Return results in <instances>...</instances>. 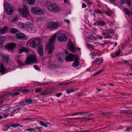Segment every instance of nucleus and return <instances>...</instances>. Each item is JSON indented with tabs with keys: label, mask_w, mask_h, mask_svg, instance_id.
<instances>
[{
	"label": "nucleus",
	"mask_w": 132,
	"mask_h": 132,
	"mask_svg": "<svg viewBox=\"0 0 132 132\" xmlns=\"http://www.w3.org/2000/svg\"><path fill=\"white\" fill-rule=\"evenodd\" d=\"M45 6L47 7L50 12L56 13L59 11V7L55 4H53L48 1H46L45 2Z\"/></svg>",
	"instance_id": "nucleus-1"
},
{
	"label": "nucleus",
	"mask_w": 132,
	"mask_h": 132,
	"mask_svg": "<svg viewBox=\"0 0 132 132\" xmlns=\"http://www.w3.org/2000/svg\"><path fill=\"white\" fill-rule=\"evenodd\" d=\"M56 35L55 34L50 39V42L46 47V49L48 50V53L50 54L53 52V44L56 36Z\"/></svg>",
	"instance_id": "nucleus-2"
},
{
	"label": "nucleus",
	"mask_w": 132,
	"mask_h": 132,
	"mask_svg": "<svg viewBox=\"0 0 132 132\" xmlns=\"http://www.w3.org/2000/svg\"><path fill=\"white\" fill-rule=\"evenodd\" d=\"M37 57L35 54H30L27 57L25 61V65H29L31 63H35L37 61Z\"/></svg>",
	"instance_id": "nucleus-3"
},
{
	"label": "nucleus",
	"mask_w": 132,
	"mask_h": 132,
	"mask_svg": "<svg viewBox=\"0 0 132 132\" xmlns=\"http://www.w3.org/2000/svg\"><path fill=\"white\" fill-rule=\"evenodd\" d=\"M30 47L35 48H37L38 46L40 45L42 42L41 39L39 38H37L31 41L30 40Z\"/></svg>",
	"instance_id": "nucleus-4"
},
{
	"label": "nucleus",
	"mask_w": 132,
	"mask_h": 132,
	"mask_svg": "<svg viewBox=\"0 0 132 132\" xmlns=\"http://www.w3.org/2000/svg\"><path fill=\"white\" fill-rule=\"evenodd\" d=\"M4 6L5 11L7 14L9 15L13 13V10L12 6L10 4L7 3H5L4 4Z\"/></svg>",
	"instance_id": "nucleus-5"
},
{
	"label": "nucleus",
	"mask_w": 132,
	"mask_h": 132,
	"mask_svg": "<svg viewBox=\"0 0 132 132\" xmlns=\"http://www.w3.org/2000/svg\"><path fill=\"white\" fill-rule=\"evenodd\" d=\"M60 26L59 23L57 22H51L48 25V27L50 30H52L54 29H57Z\"/></svg>",
	"instance_id": "nucleus-6"
},
{
	"label": "nucleus",
	"mask_w": 132,
	"mask_h": 132,
	"mask_svg": "<svg viewBox=\"0 0 132 132\" xmlns=\"http://www.w3.org/2000/svg\"><path fill=\"white\" fill-rule=\"evenodd\" d=\"M31 11L32 13L35 14H40V13H43V10L38 7L32 8L31 9Z\"/></svg>",
	"instance_id": "nucleus-7"
},
{
	"label": "nucleus",
	"mask_w": 132,
	"mask_h": 132,
	"mask_svg": "<svg viewBox=\"0 0 132 132\" xmlns=\"http://www.w3.org/2000/svg\"><path fill=\"white\" fill-rule=\"evenodd\" d=\"M19 12L24 18H27L28 17L29 15L28 10L26 8L24 9L20 8L19 9Z\"/></svg>",
	"instance_id": "nucleus-8"
},
{
	"label": "nucleus",
	"mask_w": 132,
	"mask_h": 132,
	"mask_svg": "<svg viewBox=\"0 0 132 132\" xmlns=\"http://www.w3.org/2000/svg\"><path fill=\"white\" fill-rule=\"evenodd\" d=\"M16 38L18 39L25 40L27 39V37L24 33L19 32L15 35Z\"/></svg>",
	"instance_id": "nucleus-9"
},
{
	"label": "nucleus",
	"mask_w": 132,
	"mask_h": 132,
	"mask_svg": "<svg viewBox=\"0 0 132 132\" xmlns=\"http://www.w3.org/2000/svg\"><path fill=\"white\" fill-rule=\"evenodd\" d=\"M57 41L59 42L65 41L67 40V38L65 35L63 33L59 34L57 37Z\"/></svg>",
	"instance_id": "nucleus-10"
},
{
	"label": "nucleus",
	"mask_w": 132,
	"mask_h": 132,
	"mask_svg": "<svg viewBox=\"0 0 132 132\" xmlns=\"http://www.w3.org/2000/svg\"><path fill=\"white\" fill-rule=\"evenodd\" d=\"M75 56H77L75 54L70 53L69 54L65 56V60L69 62L72 61H73V59H75Z\"/></svg>",
	"instance_id": "nucleus-11"
},
{
	"label": "nucleus",
	"mask_w": 132,
	"mask_h": 132,
	"mask_svg": "<svg viewBox=\"0 0 132 132\" xmlns=\"http://www.w3.org/2000/svg\"><path fill=\"white\" fill-rule=\"evenodd\" d=\"M20 45H16L15 44L11 43L10 44H8L6 45V47L7 49L10 50H12L15 47H20Z\"/></svg>",
	"instance_id": "nucleus-12"
},
{
	"label": "nucleus",
	"mask_w": 132,
	"mask_h": 132,
	"mask_svg": "<svg viewBox=\"0 0 132 132\" xmlns=\"http://www.w3.org/2000/svg\"><path fill=\"white\" fill-rule=\"evenodd\" d=\"M103 59L102 57L96 58L94 61H93V63L94 64L99 65L103 63Z\"/></svg>",
	"instance_id": "nucleus-13"
},
{
	"label": "nucleus",
	"mask_w": 132,
	"mask_h": 132,
	"mask_svg": "<svg viewBox=\"0 0 132 132\" xmlns=\"http://www.w3.org/2000/svg\"><path fill=\"white\" fill-rule=\"evenodd\" d=\"M33 26L30 23L28 22L26 24V27L28 31L29 32H32L34 30L33 28Z\"/></svg>",
	"instance_id": "nucleus-14"
},
{
	"label": "nucleus",
	"mask_w": 132,
	"mask_h": 132,
	"mask_svg": "<svg viewBox=\"0 0 132 132\" xmlns=\"http://www.w3.org/2000/svg\"><path fill=\"white\" fill-rule=\"evenodd\" d=\"M20 47L18 50V52L21 53L23 52H24L25 53L29 52V50L27 48H25L24 47H22L20 46V47Z\"/></svg>",
	"instance_id": "nucleus-15"
},
{
	"label": "nucleus",
	"mask_w": 132,
	"mask_h": 132,
	"mask_svg": "<svg viewBox=\"0 0 132 132\" xmlns=\"http://www.w3.org/2000/svg\"><path fill=\"white\" fill-rule=\"evenodd\" d=\"M43 46L41 45L38 47V52L39 55L40 56H43Z\"/></svg>",
	"instance_id": "nucleus-16"
},
{
	"label": "nucleus",
	"mask_w": 132,
	"mask_h": 132,
	"mask_svg": "<svg viewBox=\"0 0 132 132\" xmlns=\"http://www.w3.org/2000/svg\"><path fill=\"white\" fill-rule=\"evenodd\" d=\"M74 60L75 61L72 64V66L74 67H78L79 64L77 56H75Z\"/></svg>",
	"instance_id": "nucleus-17"
},
{
	"label": "nucleus",
	"mask_w": 132,
	"mask_h": 132,
	"mask_svg": "<svg viewBox=\"0 0 132 132\" xmlns=\"http://www.w3.org/2000/svg\"><path fill=\"white\" fill-rule=\"evenodd\" d=\"M9 106L7 104H5L1 106V109L2 111H6L7 112H9L10 110H9Z\"/></svg>",
	"instance_id": "nucleus-18"
},
{
	"label": "nucleus",
	"mask_w": 132,
	"mask_h": 132,
	"mask_svg": "<svg viewBox=\"0 0 132 132\" xmlns=\"http://www.w3.org/2000/svg\"><path fill=\"white\" fill-rule=\"evenodd\" d=\"M8 27L4 26L0 29V34H2L6 32Z\"/></svg>",
	"instance_id": "nucleus-19"
},
{
	"label": "nucleus",
	"mask_w": 132,
	"mask_h": 132,
	"mask_svg": "<svg viewBox=\"0 0 132 132\" xmlns=\"http://www.w3.org/2000/svg\"><path fill=\"white\" fill-rule=\"evenodd\" d=\"M5 69L3 64H1L0 65V73H1L2 74L5 73Z\"/></svg>",
	"instance_id": "nucleus-20"
},
{
	"label": "nucleus",
	"mask_w": 132,
	"mask_h": 132,
	"mask_svg": "<svg viewBox=\"0 0 132 132\" xmlns=\"http://www.w3.org/2000/svg\"><path fill=\"white\" fill-rule=\"evenodd\" d=\"M95 25H99L100 26H103L105 24L104 22L101 20H99L98 21L94 23Z\"/></svg>",
	"instance_id": "nucleus-21"
},
{
	"label": "nucleus",
	"mask_w": 132,
	"mask_h": 132,
	"mask_svg": "<svg viewBox=\"0 0 132 132\" xmlns=\"http://www.w3.org/2000/svg\"><path fill=\"white\" fill-rule=\"evenodd\" d=\"M70 52L73 53L75 52V51H76V48L74 46L72 43H71L70 44Z\"/></svg>",
	"instance_id": "nucleus-22"
},
{
	"label": "nucleus",
	"mask_w": 132,
	"mask_h": 132,
	"mask_svg": "<svg viewBox=\"0 0 132 132\" xmlns=\"http://www.w3.org/2000/svg\"><path fill=\"white\" fill-rule=\"evenodd\" d=\"M120 2L122 4L127 3V5L128 6H129L131 4L130 0H121Z\"/></svg>",
	"instance_id": "nucleus-23"
},
{
	"label": "nucleus",
	"mask_w": 132,
	"mask_h": 132,
	"mask_svg": "<svg viewBox=\"0 0 132 132\" xmlns=\"http://www.w3.org/2000/svg\"><path fill=\"white\" fill-rule=\"evenodd\" d=\"M78 89V88H76L74 89L72 88L70 89H67L66 90V92L67 94H69L71 92H75Z\"/></svg>",
	"instance_id": "nucleus-24"
},
{
	"label": "nucleus",
	"mask_w": 132,
	"mask_h": 132,
	"mask_svg": "<svg viewBox=\"0 0 132 132\" xmlns=\"http://www.w3.org/2000/svg\"><path fill=\"white\" fill-rule=\"evenodd\" d=\"M2 58L4 61L5 62H7L9 59V56L6 55H2Z\"/></svg>",
	"instance_id": "nucleus-25"
},
{
	"label": "nucleus",
	"mask_w": 132,
	"mask_h": 132,
	"mask_svg": "<svg viewBox=\"0 0 132 132\" xmlns=\"http://www.w3.org/2000/svg\"><path fill=\"white\" fill-rule=\"evenodd\" d=\"M102 34L104 35V37L105 38H112V36H111L110 35L104 32H103Z\"/></svg>",
	"instance_id": "nucleus-26"
},
{
	"label": "nucleus",
	"mask_w": 132,
	"mask_h": 132,
	"mask_svg": "<svg viewBox=\"0 0 132 132\" xmlns=\"http://www.w3.org/2000/svg\"><path fill=\"white\" fill-rule=\"evenodd\" d=\"M18 26L21 29H24L26 27L25 24L22 22L18 23Z\"/></svg>",
	"instance_id": "nucleus-27"
},
{
	"label": "nucleus",
	"mask_w": 132,
	"mask_h": 132,
	"mask_svg": "<svg viewBox=\"0 0 132 132\" xmlns=\"http://www.w3.org/2000/svg\"><path fill=\"white\" fill-rule=\"evenodd\" d=\"M18 29L15 28H13L10 29V32L12 34H15L17 32Z\"/></svg>",
	"instance_id": "nucleus-28"
},
{
	"label": "nucleus",
	"mask_w": 132,
	"mask_h": 132,
	"mask_svg": "<svg viewBox=\"0 0 132 132\" xmlns=\"http://www.w3.org/2000/svg\"><path fill=\"white\" fill-rule=\"evenodd\" d=\"M20 94L19 92H16L14 93H10V95L12 97H14Z\"/></svg>",
	"instance_id": "nucleus-29"
},
{
	"label": "nucleus",
	"mask_w": 132,
	"mask_h": 132,
	"mask_svg": "<svg viewBox=\"0 0 132 132\" xmlns=\"http://www.w3.org/2000/svg\"><path fill=\"white\" fill-rule=\"evenodd\" d=\"M27 2L28 4L30 5H33L35 2V0H27Z\"/></svg>",
	"instance_id": "nucleus-30"
},
{
	"label": "nucleus",
	"mask_w": 132,
	"mask_h": 132,
	"mask_svg": "<svg viewBox=\"0 0 132 132\" xmlns=\"http://www.w3.org/2000/svg\"><path fill=\"white\" fill-rule=\"evenodd\" d=\"M92 44L87 43L86 44V46L88 48L92 50H94V48L92 46Z\"/></svg>",
	"instance_id": "nucleus-31"
},
{
	"label": "nucleus",
	"mask_w": 132,
	"mask_h": 132,
	"mask_svg": "<svg viewBox=\"0 0 132 132\" xmlns=\"http://www.w3.org/2000/svg\"><path fill=\"white\" fill-rule=\"evenodd\" d=\"M88 38L92 40H95L96 39L92 35H89L88 36Z\"/></svg>",
	"instance_id": "nucleus-32"
},
{
	"label": "nucleus",
	"mask_w": 132,
	"mask_h": 132,
	"mask_svg": "<svg viewBox=\"0 0 132 132\" xmlns=\"http://www.w3.org/2000/svg\"><path fill=\"white\" fill-rule=\"evenodd\" d=\"M25 101V103L29 104H31L32 102V100L30 98H29L26 100Z\"/></svg>",
	"instance_id": "nucleus-33"
},
{
	"label": "nucleus",
	"mask_w": 132,
	"mask_h": 132,
	"mask_svg": "<svg viewBox=\"0 0 132 132\" xmlns=\"http://www.w3.org/2000/svg\"><path fill=\"white\" fill-rule=\"evenodd\" d=\"M33 118H23L22 120L24 121H29L30 120H32Z\"/></svg>",
	"instance_id": "nucleus-34"
},
{
	"label": "nucleus",
	"mask_w": 132,
	"mask_h": 132,
	"mask_svg": "<svg viewBox=\"0 0 132 132\" xmlns=\"http://www.w3.org/2000/svg\"><path fill=\"white\" fill-rule=\"evenodd\" d=\"M106 31L109 34L113 33L114 32V31L113 29H107Z\"/></svg>",
	"instance_id": "nucleus-35"
},
{
	"label": "nucleus",
	"mask_w": 132,
	"mask_h": 132,
	"mask_svg": "<svg viewBox=\"0 0 132 132\" xmlns=\"http://www.w3.org/2000/svg\"><path fill=\"white\" fill-rule=\"evenodd\" d=\"M19 18V17L17 15L15 16L12 19V22H15L18 20Z\"/></svg>",
	"instance_id": "nucleus-36"
},
{
	"label": "nucleus",
	"mask_w": 132,
	"mask_h": 132,
	"mask_svg": "<svg viewBox=\"0 0 132 132\" xmlns=\"http://www.w3.org/2000/svg\"><path fill=\"white\" fill-rule=\"evenodd\" d=\"M18 126V124L10 125L9 126H8V128H9L11 127H13L14 128H16Z\"/></svg>",
	"instance_id": "nucleus-37"
},
{
	"label": "nucleus",
	"mask_w": 132,
	"mask_h": 132,
	"mask_svg": "<svg viewBox=\"0 0 132 132\" xmlns=\"http://www.w3.org/2000/svg\"><path fill=\"white\" fill-rule=\"evenodd\" d=\"M130 130H132V126H127L126 127V128L125 130V131H129Z\"/></svg>",
	"instance_id": "nucleus-38"
},
{
	"label": "nucleus",
	"mask_w": 132,
	"mask_h": 132,
	"mask_svg": "<svg viewBox=\"0 0 132 132\" xmlns=\"http://www.w3.org/2000/svg\"><path fill=\"white\" fill-rule=\"evenodd\" d=\"M16 60L18 63L20 64L22 66L24 65L21 61L18 58H17L16 59Z\"/></svg>",
	"instance_id": "nucleus-39"
},
{
	"label": "nucleus",
	"mask_w": 132,
	"mask_h": 132,
	"mask_svg": "<svg viewBox=\"0 0 132 132\" xmlns=\"http://www.w3.org/2000/svg\"><path fill=\"white\" fill-rule=\"evenodd\" d=\"M124 11L125 12V13L126 14L128 15H129L130 13V11L128 10L127 9H124Z\"/></svg>",
	"instance_id": "nucleus-40"
},
{
	"label": "nucleus",
	"mask_w": 132,
	"mask_h": 132,
	"mask_svg": "<svg viewBox=\"0 0 132 132\" xmlns=\"http://www.w3.org/2000/svg\"><path fill=\"white\" fill-rule=\"evenodd\" d=\"M39 123L42 126H44L45 127L47 128V125L46 124L44 123L43 122L40 121L39 122Z\"/></svg>",
	"instance_id": "nucleus-41"
},
{
	"label": "nucleus",
	"mask_w": 132,
	"mask_h": 132,
	"mask_svg": "<svg viewBox=\"0 0 132 132\" xmlns=\"http://www.w3.org/2000/svg\"><path fill=\"white\" fill-rule=\"evenodd\" d=\"M103 70H99L96 73H95L94 74V75H99L100 74V73L101 72H102L103 71Z\"/></svg>",
	"instance_id": "nucleus-42"
},
{
	"label": "nucleus",
	"mask_w": 132,
	"mask_h": 132,
	"mask_svg": "<svg viewBox=\"0 0 132 132\" xmlns=\"http://www.w3.org/2000/svg\"><path fill=\"white\" fill-rule=\"evenodd\" d=\"M19 103L20 104V105L21 106L23 105H25V101H22L20 102H19Z\"/></svg>",
	"instance_id": "nucleus-43"
},
{
	"label": "nucleus",
	"mask_w": 132,
	"mask_h": 132,
	"mask_svg": "<svg viewBox=\"0 0 132 132\" xmlns=\"http://www.w3.org/2000/svg\"><path fill=\"white\" fill-rule=\"evenodd\" d=\"M85 113V112L83 113V112H79L76 113H73L72 114H71V116H74V115H77V114H84V113Z\"/></svg>",
	"instance_id": "nucleus-44"
},
{
	"label": "nucleus",
	"mask_w": 132,
	"mask_h": 132,
	"mask_svg": "<svg viewBox=\"0 0 132 132\" xmlns=\"http://www.w3.org/2000/svg\"><path fill=\"white\" fill-rule=\"evenodd\" d=\"M42 88H40L36 89H35V92L36 93H37L41 91H42Z\"/></svg>",
	"instance_id": "nucleus-45"
},
{
	"label": "nucleus",
	"mask_w": 132,
	"mask_h": 132,
	"mask_svg": "<svg viewBox=\"0 0 132 132\" xmlns=\"http://www.w3.org/2000/svg\"><path fill=\"white\" fill-rule=\"evenodd\" d=\"M6 39V38L5 36H1L0 37V39L4 42Z\"/></svg>",
	"instance_id": "nucleus-46"
},
{
	"label": "nucleus",
	"mask_w": 132,
	"mask_h": 132,
	"mask_svg": "<svg viewBox=\"0 0 132 132\" xmlns=\"http://www.w3.org/2000/svg\"><path fill=\"white\" fill-rule=\"evenodd\" d=\"M86 1L88 5H92V3L90 0H86Z\"/></svg>",
	"instance_id": "nucleus-47"
},
{
	"label": "nucleus",
	"mask_w": 132,
	"mask_h": 132,
	"mask_svg": "<svg viewBox=\"0 0 132 132\" xmlns=\"http://www.w3.org/2000/svg\"><path fill=\"white\" fill-rule=\"evenodd\" d=\"M34 67L35 68L38 70H39L40 69L39 67L36 65H34Z\"/></svg>",
	"instance_id": "nucleus-48"
},
{
	"label": "nucleus",
	"mask_w": 132,
	"mask_h": 132,
	"mask_svg": "<svg viewBox=\"0 0 132 132\" xmlns=\"http://www.w3.org/2000/svg\"><path fill=\"white\" fill-rule=\"evenodd\" d=\"M71 82H68V83H61L59 84V85L62 86V85H65L68 84L69 83H71Z\"/></svg>",
	"instance_id": "nucleus-49"
},
{
	"label": "nucleus",
	"mask_w": 132,
	"mask_h": 132,
	"mask_svg": "<svg viewBox=\"0 0 132 132\" xmlns=\"http://www.w3.org/2000/svg\"><path fill=\"white\" fill-rule=\"evenodd\" d=\"M58 60L59 62L62 63L63 61V59L61 57H59Z\"/></svg>",
	"instance_id": "nucleus-50"
},
{
	"label": "nucleus",
	"mask_w": 132,
	"mask_h": 132,
	"mask_svg": "<svg viewBox=\"0 0 132 132\" xmlns=\"http://www.w3.org/2000/svg\"><path fill=\"white\" fill-rule=\"evenodd\" d=\"M62 93H57L56 94V96L57 97H59L62 95Z\"/></svg>",
	"instance_id": "nucleus-51"
},
{
	"label": "nucleus",
	"mask_w": 132,
	"mask_h": 132,
	"mask_svg": "<svg viewBox=\"0 0 132 132\" xmlns=\"http://www.w3.org/2000/svg\"><path fill=\"white\" fill-rule=\"evenodd\" d=\"M35 128L36 129H38L39 132H40L41 131V130L40 129L42 128V127H38L36 126L35 127Z\"/></svg>",
	"instance_id": "nucleus-52"
},
{
	"label": "nucleus",
	"mask_w": 132,
	"mask_h": 132,
	"mask_svg": "<svg viewBox=\"0 0 132 132\" xmlns=\"http://www.w3.org/2000/svg\"><path fill=\"white\" fill-rule=\"evenodd\" d=\"M120 53V51L116 52L115 54H116V56H118Z\"/></svg>",
	"instance_id": "nucleus-53"
},
{
	"label": "nucleus",
	"mask_w": 132,
	"mask_h": 132,
	"mask_svg": "<svg viewBox=\"0 0 132 132\" xmlns=\"http://www.w3.org/2000/svg\"><path fill=\"white\" fill-rule=\"evenodd\" d=\"M120 113H127V110H122L120 111Z\"/></svg>",
	"instance_id": "nucleus-54"
},
{
	"label": "nucleus",
	"mask_w": 132,
	"mask_h": 132,
	"mask_svg": "<svg viewBox=\"0 0 132 132\" xmlns=\"http://www.w3.org/2000/svg\"><path fill=\"white\" fill-rule=\"evenodd\" d=\"M86 7V5L84 3H82V8H84Z\"/></svg>",
	"instance_id": "nucleus-55"
},
{
	"label": "nucleus",
	"mask_w": 132,
	"mask_h": 132,
	"mask_svg": "<svg viewBox=\"0 0 132 132\" xmlns=\"http://www.w3.org/2000/svg\"><path fill=\"white\" fill-rule=\"evenodd\" d=\"M127 113L131 114H132V111L130 110H127Z\"/></svg>",
	"instance_id": "nucleus-56"
},
{
	"label": "nucleus",
	"mask_w": 132,
	"mask_h": 132,
	"mask_svg": "<svg viewBox=\"0 0 132 132\" xmlns=\"http://www.w3.org/2000/svg\"><path fill=\"white\" fill-rule=\"evenodd\" d=\"M96 12L97 13H100V14H102L103 13H102L101 11L100 10H98V11Z\"/></svg>",
	"instance_id": "nucleus-57"
},
{
	"label": "nucleus",
	"mask_w": 132,
	"mask_h": 132,
	"mask_svg": "<svg viewBox=\"0 0 132 132\" xmlns=\"http://www.w3.org/2000/svg\"><path fill=\"white\" fill-rule=\"evenodd\" d=\"M28 92V90L27 89H24L22 91V93H25L26 92Z\"/></svg>",
	"instance_id": "nucleus-58"
},
{
	"label": "nucleus",
	"mask_w": 132,
	"mask_h": 132,
	"mask_svg": "<svg viewBox=\"0 0 132 132\" xmlns=\"http://www.w3.org/2000/svg\"><path fill=\"white\" fill-rule=\"evenodd\" d=\"M64 21L67 23H70V21H69L68 19H65L64 20Z\"/></svg>",
	"instance_id": "nucleus-59"
},
{
	"label": "nucleus",
	"mask_w": 132,
	"mask_h": 132,
	"mask_svg": "<svg viewBox=\"0 0 132 132\" xmlns=\"http://www.w3.org/2000/svg\"><path fill=\"white\" fill-rule=\"evenodd\" d=\"M90 55H91L92 58L93 59H94V56H95V55L94 53H92L90 54Z\"/></svg>",
	"instance_id": "nucleus-60"
},
{
	"label": "nucleus",
	"mask_w": 132,
	"mask_h": 132,
	"mask_svg": "<svg viewBox=\"0 0 132 132\" xmlns=\"http://www.w3.org/2000/svg\"><path fill=\"white\" fill-rule=\"evenodd\" d=\"M4 42L0 39V45H2L4 43Z\"/></svg>",
	"instance_id": "nucleus-61"
},
{
	"label": "nucleus",
	"mask_w": 132,
	"mask_h": 132,
	"mask_svg": "<svg viewBox=\"0 0 132 132\" xmlns=\"http://www.w3.org/2000/svg\"><path fill=\"white\" fill-rule=\"evenodd\" d=\"M81 93L79 92L77 94V96L78 97H79L80 95H81Z\"/></svg>",
	"instance_id": "nucleus-62"
},
{
	"label": "nucleus",
	"mask_w": 132,
	"mask_h": 132,
	"mask_svg": "<svg viewBox=\"0 0 132 132\" xmlns=\"http://www.w3.org/2000/svg\"><path fill=\"white\" fill-rule=\"evenodd\" d=\"M111 56L112 57H116V54H111Z\"/></svg>",
	"instance_id": "nucleus-63"
},
{
	"label": "nucleus",
	"mask_w": 132,
	"mask_h": 132,
	"mask_svg": "<svg viewBox=\"0 0 132 132\" xmlns=\"http://www.w3.org/2000/svg\"><path fill=\"white\" fill-rule=\"evenodd\" d=\"M105 13L108 15H110V13L108 11H105Z\"/></svg>",
	"instance_id": "nucleus-64"
}]
</instances>
